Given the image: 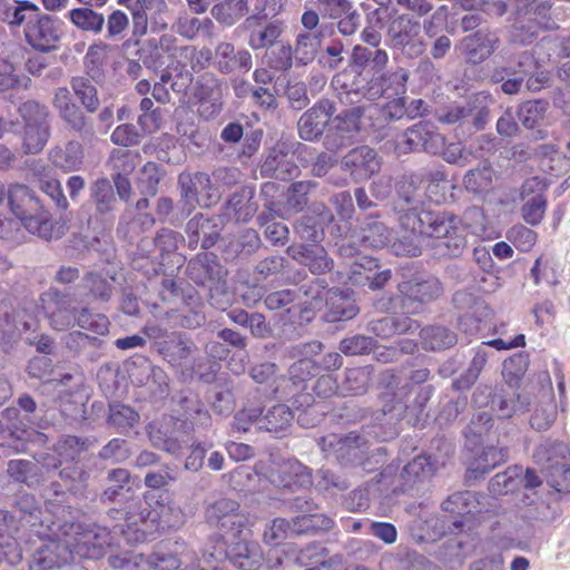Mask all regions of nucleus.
<instances>
[{
	"label": "nucleus",
	"mask_w": 570,
	"mask_h": 570,
	"mask_svg": "<svg viewBox=\"0 0 570 570\" xmlns=\"http://www.w3.org/2000/svg\"><path fill=\"white\" fill-rule=\"evenodd\" d=\"M322 344L318 342L309 343L305 346L304 357L295 362L289 367V376L292 380L304 381L312 375L314 363L309 358L312 354H317L321 351Z\"/></svg>",
	"instance_id": "5fc2aeb1"
},
{
	"label": "nucleus",
	"mask_w": 570,
	"mask_h": 570,
	"mask_svg": "<svg viewBox=\"0 0 570 570\" xmlns=\"http://www.w3.org/2000/svg\"><path fill=\"white\" fill-rule=\"evenodd\" d=\"M229 535L230 542L226 553L233 564L243 570H257L264 557L261 546L250 540V531L238 529Z\"/></svg>",
	"instance_id": "9d476101"
},
{
	"label": "nucleus",
	"mask_w": 570,
	"mask_h": 570,
	"mask_svg": "<svg viewBox=\"0 0 570 570\" xmlns=\"http://www.w3.org/2000/svg\"><path fill=\"white\" fill-rule=\"evenodd\" d=\"M136 155H132L128 150L115 149L110 154L108 166L116 174H121L126 176L131 173L136 166L135 164Z\"/></svg>",
	"instance_id": "774afa93"
},
{
	"label": "nucleus",
	"mask_w": 570,
	"mask_h": 570,
	"mask_svg": "<svg viewBox=\"0 0 570 570\" xmlns=\"http://www.w3.org/2000/svg\"><path fill=\"white\" fill-rule=\"evenodd\" d=\"M387 37L392 47L407 57L415 58L425 51L426 43L420 23L406 17H399L391 22Z\"/></svg>",
	"instance_id": "6e6552de"
},
{
	"label": "nucleus",
	"mask_w": 570,
	"mask_h": 570,
	"mask_svg": "<svg viewBox=\"0 0 570 570\" xmlns=\"http://www.w3.org/2000/svg\"><path fill=\"white\" fill-rule=\"evenodd\" d=\"M498 37L494 33L479 30L462 39L460 48L468 61L480 63L485 60L498 47Z\"/></svg>",
	"instance_id": "b1692460"
},
{
	"label": "nucleus",
	"mask_w": 570,
	"mask_h": 570,
	"mask_svg": "<svg viewBox=\"0 0 570 570\" xmlns=\"http://www.w3.org/2000/svg\"><path fill=\"white\" fill-rule=\"evenodd\" d=\"M546 104L542 101H527L519 109V119L527 128H533L544 116Z\"/></svg>",
	"instance_id": "0e129e2a"
},
{
	"label": "nucleus",
	"mask_w": 570,
	"mask_h": 570,
	"mask_svg": "<svg viewBox=\"0 0 570 570\" xmlns=\"http://www.w3.org/2000/svg\"><path fill=\"white\" fill-rule=\"evenodd\" d=\"M70 19L78 28L98 33L105 23L102 14L89 8H79L70 11Z\"/></svg>",
	"instance_id": "09e8293b"
},
{
	"label": "nucleus",
	"mask_w": 570,
	"mask_h": 570,
	"mask_svg": "<svg viewBox=\"0 0 570 570\" xmlns=\"http://www.w3.org/2000/svg\"><path fill=\"white\" fill-rule=\"evenodd\" d=\"M391 230L380 220L368 218L363 223L357 239L367 248H383L390 244Z\"/></svg>",
	"instance_id": "2f4dec72"
},
{
	"label": "nucleus",
	"mask_w": 570,
	"mask_h": 570,
	"mask_svg": "<svg viewBox=\"0 0 570 570\" xmlns=\"http://www.w3.org/2000/svg\"><path fill=\"white\" fill-rule=\"evenodd\" d=\"M400 223L404 229L413 234V238L394 242L392 250L396 255H420L417 237L444 239L443 244L452 256H458L466 244L460 227V219L451 213L432 212L423 207L419 212H407L401 215Z\"/></svg>",
	"instance_id": "f257e3e1"
},
{
	"label": "nucleus",
	"mask_w": 570,
	"mask_h": 570,
	"mask_svg": "<svg viewBox=\"0 0 570 570\" xmlns=\"http://www.w3.org/2000/svg\"><path fill=\"white\" fill-rule=\"evenodd\" d=\"M27 42L36 50L48 52L57 48L63 35V22L55 17L42 14L27 23Z\"/></svg>",
	"instance_id": "9b49d317"
},
{
	"label": "nucleus",
	"mask_w": 570,
	"mask_h": 570,
	"mask_svg": "<svg viewBox=\"0 0 570 570\" xmlns=\"http://www.w3.org/2000/svg\"><path fill=\"white\" fill-rule=\"evenodd\" d=\"M149 46L153 62L158 66H169L168 60L174 57L177 49L176 38L171 35H163L158 39L149 40Z\"/></svg>",
	"instance_id": "de8ad7c7"
},
{
	"label": "nucleus",
	"mask_w": 570,
	"mask_h": 570,
	"mask_svg": "<svg viewBox=\"0 0 570 570\" xmlns=\"http://www.w3.org/2000/svg\"><path fill=\"white\" fill-rule=\"evenodd\" d=\"M287 253L298 263L307 266L313 274H323L331 269L332 261L320 246H289Z\"/></svg>",
	"instance_id": "a878e982"
},
{
	"label": "nucleus",
	"mask_w": 570,
	"mask_h": 570,
	"mask_svg": "<svg viewBox=\"0 0 570 570\" xmlns=\"http://www.w3.org/2000/svg\"><path fill=\"white\" fill-rule=\"evenodd\" d=\"M50 136L48 124L24 126L23 149L27 154L41 151Z\"/></svg>",
	"instance_id": "49530a36"
},
{
	"label": "nucleus",
	"mask_w": 570,
	"mask_h": 570,
	"mask_svg": "<svg viewBox=\"0 0 570 570\" xmlns=\"http://www.w3.org/2000/svg\"><path fill=\"white\" fill-rule=\"evenodd\" d=\"M295 505L301 509L304 514L293 519L292 522L283 518L272 520L263 532L265 543L274 546L267 553V567L273 569L282 564V553L277 549L279 543L287 539L291 534H298L309 530H328L333 525V521L322 514H309L314 510L312 504L304 498H297Z\"/></svg>",
	"instance_id": "f03ea898"
},
{
	"label": "nucleus",
	"mask_w": 570,
	"mask_h": 570,
	"mask_svg": "<svg viewBox=\"0 0 570 570\" xmlns=\"http://www.w3.org/2000/svg\"><path fill=\"white\" fill-rule=\"evenodd\" d=\"M426 186L423 188L424 199L428 198L434 203L445 200V194L450 187V183L440 170L430 171L426 176Z\"/></svg>",
	"instance_id": "603ef678"
},
{
	"label": "nucleus",
	"mask_w": 570,
	"mask_h": 570,
	"mask_svg": "<svg viewBox=\"0 0 570 570\" xmlns=\"http://www.w3.org/2000/svg\"><path fill=\"white\" fill-rule=\"evenodd\" d=\"M321 45V35L301 31L295 39L293 48L294 58L301 65H307L314 60Z\"/></svg>",
	"instance_id": "4c0bfd02"
},
{
	"label": "nucleus",
	"mask_w": 570,
	"mask_h": 570,
	"mask_svg": "<svg viewBox=\"0 0 570 570\" xmlns=\"http://www.w3.org/2000/svg\"><path fill=\"white\" fill-rule=\"evenodd\" d=\"M361 117V107L346 109L334 117L324 141L326 149L335 153L351 145L360 131Z\"/></svg>",
	"instance_id": "f8f14e48"
},
{
	"label": "nucleus",
	"mask_w": 570,
	"mask_h": 570,
	"mask_svg": "<svg viewBox=\"0 0 570 570\" xmlns=\"http://www.w3.org/2000/svg\"><path fill=\"white\" fill-rule=\"evenodd\" d=\"M407 79L409 75L403 69L392 72L389 76L384 73H373L366 85L362 88H356L354 91L371 101L383 97L390 89L393 91V95L399 96L405 92Z\"/></svg>",
	"instance_id": "2eb2a0df"
},
{
	"label": "nucleus",
	"mask_w": 570,
	"mask_h": 570,
	"mask_svg": "<svg viewBox=\"0 0 570 570\" xmlns=\"http://www.w3.org/2000/svg\"><path fill=\"white\" fill-rule=\"evenodd\" d=\"M433 472L434 465L430 458L419 455L404 466L401 476L405 485L412 487L416 482L429 479Z\"/></svg>",
	"instance_id": "a19ab883"
},
{
	"label": "nucleus",
	"mask_w": 570,
	"mask_h": 570,
	"mask_svg": "<svg viewBox=\"0 0 570 570\" xmlns=\"http://www.w3.org/2000/svg\"><path fill=\"white\" fill-rule=\"evenodd\" d=\"M39 8L30 1H19L16 6H9L7 2L0 13V21L7 22L11 27H19L27 20V13H37Z\"/></svg>",
	"instance_id": "8fccbe9b"
},
{
	"label": "nucleus",
	"mask_w": 570,
	"mask_h": 570,
	"mask_svg": "<svg viewBox=\"0 0 570 570\" xmlns=\"http://www.w3.org/2000/svg\"><path fill=\"white\" fill-rule=\"evenodd\" d=\"M557 417V404L553 395L549 394L547 399L540 402L534 409L530 419L531 426L537 431L548 430Z\"/></svg>",
	"instance_id": "a18cd8bd"
},
{
	"label": "nucleus",
	"mask_w": 570,
	"mask_h": 570,
	"mask_svg": "<svg viewBox=\"0 0 570 570\" xmlns=\"http://www.w3.org/2000/svg\"><path fill=\"white\" fill-rule=\"evenodd\" d=\"M533 458L544 468L547 482L553 489L570 490V449L566 443L547 440L535 449Z\"/></svg>",
	"instance_id": "20e7f679"
},
{
	"label": "nucleus",
	"mask_w": 570,
	"mask_h": 570,
	"mask_svg": "<svg viewBox=\"0 0 570 570\" xmlns=\"http://www.w3.org/2000/svg\"><path fill=\"white\" fill-rule=\"evenodd\" d=\"M323 301H325L327 308L325 318L328 322L351 320L358 313V308L348 291L325 289L322 286L321 291H316V296L312 297L309 304L313 308H321Z\"/></svg>",
	"instance_id": "ddd939ff"
},
{
	"label": "nucleus",
	"mask_w": 570,
	"mask_h": 570,
	"mask_svg": "<svg viewBox=\"0 0 570 570\" xmlns=\"http://www.w3.org/2000/svg\"><path fill=\"white\" fill-rule=\"evenodd\" d=\"M272 483L282 488L307 487L311 484V475L307 468L295 459L277 464L268 475Z\"/></svg>",
	"instance_id": "5701e85b"
},
{
	"label": "nucleus",
	"mask_w": 570,
	"mask_h": 570,
	"mask_svg": "<svg viewBox=\"0 0 570 570\" xmlns=\"http://www.w3.org/2000/svg\"><path fill=\"white\" fill-rule=\"evenodd\" d=\"M194 344L180 334H171L158 342V352L171 365L183 364L194 351Z\"/></svg>",
	"instance_id": "c756f323"
},
{
	"label": "nucleus",
	"mask_w": 570,
	"mask_h": 570,
	"mask_svg": "<svg viewBox=\"0 0 570 570\" xmlns=\"http://www.w3.org/2000/svg\"><path fill=\"white\" fill-rule=\"evenodd\" d=\"M139 520L141 523L146 524V528L142 530L144 532L151 531L153 527H156V529L176 528L183 524L184 513L180 508L174 503H163L158 501L156 507L150 510L146 508L141 509Z\"/></svg>",
	"instance_id": "6ab92c4d"
},
{
	"label": "nucleus",
	"mask_w": 570,
	"mask_h": 570,
	"mask_svg": "<svg viewBox=\"0 0 570 570\" xmlns=\"http://www.w3.org/2000/svg\"><path fill=\"white\" fill-rule=\"evenodd\" d=\"M215 61L222 72L228 73L237 69L248 71L252 68V56L247 50L235 51L229 42H220L216 47Z\"/></svg>",
	"instance_id": "bb28decb"
},
{
	"label": "nucleus",
	"mask_w": 570,
	"mask_h": 570,
	"mask_svg": "<svg viewBox=\"0 0 570 570\" xmlns=\"http://www.w3.org/2000/svg\"><path fill=\"white\" fill-rule=\"evenodd\" d=\"M262 174L287 180L298 174V167L295 165L293 156L284 153L281 148H273L262 165Z\"/></svg>",
	"instance_id": "cd10ccee"
},
{
	"label": "nucleus",
	"mask_w": 570,
	"mask_h": 570,
	"mask_svg": "<svg viewBox=\"0 0 570 570\" xmlns=\"http://www.w3.org/2000/svg\"><path fill=\"white\" fill-rule=\"evenodd\" d=\"M52 106L61 120L72 130L82 132L87 129L88 119L82 109L72 100L67 87H58L53 91Z\"/></svg>",
	"instance_id": "a211bd4d"
},
{
	"label": "nucleus",
	"mask_w": 570,
	"mask_h": 570,
	"mask_svg": "<svg viewBox=\"0 0 570 570\" xmlns=\"http://www.w3.org/2000/svg\"><path fill=\"white\" fill-rule=\"evenodd\" d=\"M52 525L57 527V530L51 529L57 539L49 541L36 551L30 563L31 570H49L72 560L71 550L61 541L62 535L59 527L55 522Z\"/></svg>",
	"instance_id": "dca6fc26"
},
{
	"label": "nucleus",
	"mask_w": 570,
	"mask_h": 570,
	"mask_svg": "<svg viewBox=\"0 0 570 570\" xmlns=\"http://www.w3.org/2000/svg\"><path fill=\"white\" fill-rule=\"evenodd\" d=\"M547 209V199L542 194H537L525 199L521 212L525 223L534 226L541 223Z\"/></svg>",
	"instance_id": "4d7b16f0"
},
{
	"label": "nucleus",
	"mask_w": 570,
	"mask_h": 570,
	"mask_svg": "<svg viewBox=\"0 0 570 570\" xmlns=\"http://www.w3.org/2000/svg\"><path fill=\"white\" fill-rule=\"evenodd\" d=\"M29 81V78L19 76L16 67L11 62L0 60V91L20 86L26 88Z\"/></svg>",
	"instance_id": "e2e57ef3"
},
{
	"label": "nucleus",
	"mask_w": 570,
	"mask_h": 570,
	"mask_svg": "<svg viewBox=\"0 0 570 570\" xmlns=\"http://www.w3.org/2000/svg\"><path fill=\"white\" fill-rule=\"evenodd\" d=\"M468 229L472 235L478 237H484L487 235V218L483 210L480 207L473 206L464 212L462 222L460 220V227Z\"/></svg>",
	"instance_id": "052dcab7"
},
{
	"label": "nucleus",
	"mask_w": 570,
	"mask_h": 570,
	"mask_svg": "<svg viewBox=\"0 0 570 570\" xmlns=\"http://www.w3.org/2000/svg\"><path fill=\"white\" fill-rule=\"evenodd\" d=\"M377 267V263L374 258L362 256L350 266L347 278L354 285H366L368 278L372 277L374 269Z\"/></svg>",
	"instance_id": "864d4df0"
},
{
	"label": "nucleus",
	"mask_w": 570,
	"mask_h": 570,
	"mask_svg": "<svg viewBox=\"0 0 570 570\" xmlns=\"http://www.w3.org/2000/svg\"><path fill=\"white\" fill-rule=\"evenodd\" d=\"M7 197L10 210L31 234L45 239L52 238V224L42 213V206L30 188L20 184L11 185Z\"/></svg>",
	"instance_id": "7ed1b4c3"
},
{
	"label": "nucleus",
	"mask_w": 570,
	"mask_h": 570,
	"mask_svg": "<svg viewBox=\"0 0 570 570\" xmlns=\"http://www.w3.org/2000/svg\"><path fill=\"white\" fill-rule=\"evenodd\" d=\"M169 422H153L148 425V435L151 444L165 452L173 455H179L186 443L185 440H180L178 436L169 435Z\"/></svg>",
	"instance_id": "7c9ffc66"
},
{
	"label": "nucleus",
	"mask_w": 570,
	"mask_h": 570,
	"mask_svg": "<svg viewBox=\"0 0 570 570\" xmlns=\"http://www.w3.org/2000/svg\"><path fill=\"white\" fill-rule=\"evenodd\" d=\"M52 164L65 173L80 170L83 164V147L77 140H70L63 147H56L50 153Z\"/></svg>",
	"instance_id": "c85d7f7f"
},
{
	"label": "nucleus",
	"mask_w": 570,
	"mask_h": 570,
	"mask_svg": "<svg viewBox=\"0 0 570 570\" xmlns=\"http://www.w3.org/2000/svg\"><path fill=\"white\" fill-rule=\"evenodd\" d=\"M198 114L205 119H212L219 115L223 107V86L212 76L200 79L197 91Z\"/></svg>",
	"instance_id": "aec40b11"
},
{
	"label": "nucleus",
	"mask_w": 570,
	"mask_h": 570,
	"mask_svg": "<svg viewBox=\"0 0 570 570\" xmlns=\"http://www.w3.org/2000/svg\"><path fill=\"white\" fill-rule=\"evenodd\" d=\"M1 420L3 421L4 433L8 432L16 441L29 440V419L27 415H21L18 409L9 407L4 410L1 413Z\"/></svg>",
	"instance_id": "ea45409f"
},
{
	"label": "nucleus",
	"mask_w": 570,
	"mask_h": 570,
	"mask_svg": "<svg viewBox=\"0 0 570 570\" xmlns=\"http://www.w3.org/2000/svg\"><path fill=\"white\" fill-rule=\"evenodd\" d=\"M184 175L185 174H181L179 176L178 183L183 200L185 202V205L188 207V210L195 208L196 205L208 207L218 198V195L212 194H208L206 198L199 196L198 189L195 188L193 184H185L186 181L184 179Z\"/></svg>",
	"instance_id": "13d9d810"
},
{
	"label": "nucleus",
	"mask_w": 570,
	"mask_h": 570,
	"mask_svg": "<svg viewBox=\"0 0 570 570\" xmlns=\"http://www.w3.org/2000/svg\"><path fill=\"white\" fill-rule=\"evenodd\" d=\"M252 198L253 191L245 188L235 193L229 198L227 202V209L234 213L236 220L247 222L254 216L257 206L252 202Z\"/></svg>",
	"instance_id": "37998d69"
},
{
	"label": "nucleus",
	"mask_w": 570,
	"mask_h": 570,
	"mask_svg": "<svg viewBox=\"0 0 570 570\" xmlns=\"http://www.w3.org/2000/svg\"><path fill=\"white\" fill-rule=\"evenodd\" d=\"M61 532V541L80 558L98 559L104 554V549L109 544V532L105 528L88 527L81 523H65L58 525Z\"/></svg>",
	"instance_id": "423d86ee"
},
{
	"label": "nucleus",
	"mask_w": 570,
	"mask_h": 570,
	"mask_svg": "<svg viewBox=\"0 0 570 570\" xmlns=\"http://www.w3.org/2000/svg\"><path fill=\"white\" fill-rule=\"evenodd\" d=\"M109 46L102 42L91 45L85 56V68L92 80H98L104 73V65L108 57Z\"/></svg>",
	"instance_id": "c03bdc74"
},
{
	"label": "nucleus",
	"mask_w": 570,
	"mask_h": 570,
	"mask_svg": "<svg viewBox=\"0 0 570 570\" xmlns=\"http://www.w3.org/2000/svg\"><path fill=\"white\" fill-rule=\"evenodd\" d=\"M494 179V170L488 163L469 170L463 177V185L468 191L481 194L491 189Z\"/></svg>",
	"instance_id": "58836bf2"
},
{
	"label": "nucleus",
	"mask_w": 570,
	"mask_h": 570,
	"mask_svg": "<svg viewBox=\"0 0 570 570\" xmlns=\"http://www.w3.org/2000/svg\"><path fill=\"white\" fill-rule=\"evenodd\" d=\"M248 11V0H222L213 7L212 14L217 21L232 26Z\"/></svg>",
	"instance_id": "e433bc0d"
},
{
	"label": "nucleus",
	"mask_w": 570,
	"mask_h": 570,
	"mask_svg": "<svg viewBox=\"0 0 570 570\" xmlns=\"http://www.w3.org/2000/svg\"><path fill=\"white\" fill-rule=\"evenodd\" d=\"M237 509V502L229 499H220L213 504L210 513L218 519L222 528L230 527L232 533L245 527L246 519L244 515L235 513Z\"/></svg>",
	"instance_id": "f704fd0d"
},
{
	"label": "nucleus",
	"mask_w": 570,
	"mask_h": 570,
	"mask_svg": "<svg viewBox=\"0 0 570 570\" xmlns=\"http://www.w3.org/2000/svg\"><path fill=\"white\" fill-rule=\"evenodd\" d=\"M76 325L96 334L104 335L108 332L109 321L105 315L91 314L87 308H82L80 314L76 315Z\"/></svg>",
	"instance_id": "680f3d73"
},
{
	"label": "nucleus",
	"mask_w": 570,
	"mask_h": 570,
	"mask_svg": "<svg viewBox=\"0 0 570 570\" xmlns=\"http://www.w3.org/2000/svg\"><path fill=\"white\" fill-rule=\"evenodd\" d=\"M364 444V439L354 432L346 436L331 434L323 438L320 443L323 452L327 453V455H334L342 462L354 461Z\"/></svg>",
	"instance_id": "412c9836"
},
{
	"label": "nucleus",
	"mask_w": 570,
	"mask_h": 570,
	"mask_svg": "<svg viewBox=\"0 0 570 570\" xmlns=\"http://www.w3.org/2000/svg\"><path fill=\"white\" fill-rule=\"evenodd\" d=\"M282 32L283 28L279 22H269L264 29L253 31L248 43L255 50L262 49L274 45Z\"/></svg>",
	"instance_id": "bf43d9fd"
},
{
	"label": "nucleus",
	"mask_w": 570,
	"mask_h": 570,
	"mask_svg": "<svg viewBox=\"0 0 570 570\" xmlns=\"http://www.w3.org/2000/svg\"><path fill=\"white\" fill-rule=\"evenodd\" d=\"M423 180L416 176L404 177L397 185L400 213L419 212L424 206V193L421 184Z\"/></svg>",
	"instance_id": "393cba45"
},
{
	"label": "nucleus",
	"mask_w": 570,
	"mask_h": 570,
	"mask_svg": "<svg viewBox=\"0 0 570 570\" xmlns=\"http://www.w3.org/2000/svg\"><path fill=\"white\" fill-rule=\"evenodd\" d=\"M421 338L425 348L432 351L448 348L456 343V335L443 326L423 328Z\"/></svg>",
	"instance_id": "79ce46f5"
},
{
	"label": "nucleus",
	"mask_w": 570,
	"mask_h": 570,
	"mask_svg": "<svg viewBox=\"0 0 570 570\" xmlns=\"http://www.w3.org/2000/svg\"><path fill=\"white\" fill-rule=\"evenodd\" d=\"M333 112L334 106L328 100L320 101L305 111L297 124L299 137L307 141L318 139L330 124Z\"/></svg>",
	"instance_id": "f3484780"
},
{
	"label": "nucleus",
	"mask_w": 570,
	"mask_h": 570,
	"mask_svg": "<svg viewBox=\"0 0 570 570\" xmlns=\"http://www.w3.org/2000/svg\"><path fill=\"white\" fill-rule=\"evenodd\" d=\"M443 146L444 136L435 131L431 124L419 122L397 137L395 151L399 155H404L411 151L424 150L438 155Z\"/></svg>",
	"instance_id": "0eeeda50"
},
{
	"label": "nucleus",
	"mask_w": 570,
	"mask_h": 570,
	"mask_svg": "<svg viewBox=\"0 0 570 570\" xmlns=\"http://www.w3.org/2000/svg\"><path fill=\"white\" fill-rule=\"evenodd\" d=\"M91 195L99 213L104 214L114 209L116 198L108 179H98L91 187Z\"/></svg>",
	"instance_id": "3c124183"
},
{
	"label": "nucleus",
	"mask_w": 570,
	"mask_h": 570,
	"mask_svg": "<svg viewBox=\"0 0 570 570\" xmlns=\"http://www.w3.org/2000/svg\"><path fill=\"white\" fill-rule=\"evenodd\" d=\"M399 291L403 295V308L406 313L413 314L419 311L421 304L439 297L442 293V286L436 278L429 277L423 281L403 282L399 285Z\"/></svg>",
	"instance_id": "4468645a"
},
{
	"label": "nucleus",
	"mask_w": 570,
	"mask_h": 570,
	"mask_svg": "<svg viewBox=\"0 0 570 570\" xmlns=\"http://www.w3.org/2000/svg\"><path fill=\"white\" fill-rule=\"evenodd\" d=\"M188 269L190 276L197 283L219 278L222 273V266L218 264L216 256L212 253L198 255L196 259L189 262Z\"/></svg>",
	"instance_id": "c9c22d12"
},
{
	"label": "nucleus",
	"mask_w": 570,
	"mask_h": 570,
	"mask_svg": "<svg viewBox=\"0 0 570 570\" xmlns=\"http://www.w3.org/2000/svg\"><path fill=\"white\" fill-rule=\"evenodd\" d=\"M71 89L81 104V106L90 114L96 112L100 107L98 90L92 83L91 78L85 76H76L70 80Z\"/></svg>",
	"instance_id": "72a5a7b5"
},
{
	"label": "nucleus",
	"mask_w": 570,
	"mask_h": 570,
	"mask_svg": "<svg viewBox=\"0 0 570 570\" xmlns=\"http://www.w3.org/2000/svg\"><path fill=\"white\" fill-rule=\"evenodd\" d=\"M40 303L52 328L65 331L76 325V308L71 296L49 288L40 296Z\"/></svg>",
	"instance_id": "1a4fd4ad"
},
{
	"label": "nucleus",
	"mask_w": 570,
	"mask_h": 570,
	"mask_svg": "<svg viewBox=\"0 0 570 570\" xmlns=\"http://www.w3.org/2000/svg\"><path fill=\"white\" fill-rule=\"evenodd\" d=\"M343 165L355 179H367L381 168L376 153L362 146L351 150L343 159Z\"/></svg>",
	"instance_id": "4be33fe9"
},
{
	"label": "nucleus",
	"mask_w": 570,
	"mask_h": 570,
	"mask_svg": "<svg viewBox=\"0 0 570 570\" xmlns=\"http://www.w3.org/2000/svg\"><path fill=\"white\" fill-rule=\"evenodd\" d=\"M294 419L292 410L285 404L272 406L258 420V429L269 433L279 434L286 431Z\"/></svg>",
	"instance_id": "473e14b6"
},
{
	"label": "nucleus",
	"mask_w": 570,
	"mask_h": 570,
	"mask_svg": "<svg viewBox=\"0 0 570 570\" xmlns=\"http://www.w3.org/2000/svg\"><path fill=\"white\" fill-rule=\"evenodd\" d=\"M507 460V451L495 446L483 450L482 454L473 462L471 470L482 474L488 473Z\"/></svg>",
	"instance_id": "6e6d98bb"
},
{
	"label": "nucleus",
	"mask_w": 570,
	"mask_h": 570,
	"mask_svg": "<svg viewBox=\"0 0 570 570\" xmlns=\"http://www.w3.org/2000/svg\"><path fill=\"white\" fill-rule=\"evenodd\" d=\"M61 532V541L80 558L98 559L104 554V549L109 544V532L105 528L88 527L81 523H65L58 525Z\"/></svg>",
	"instance_id": "39448f33"
},
{
	"label": "nucleus",
	"mask_w": 570,
	"mask_h": 570,
	"mask_svg": "<svg viewBox=\"0 0 570 570\" xmlns=\"http://www.w3.org/2000/svg\"><path fill=\"white\" fill-rule=\"evenodd\" d=\"M138 420V413L128 405L114 404L110 406L109 422L118 428H131Z\"/></svg>",
	"instance_id": "338daca9"
},
{
	"label": "nucleus",
	"mask_w": 570,
	"mask_h": 570,
	"mask_svg": "<svg viewBox=\"0 0 570 570\" xmlns=\"http://www.w3.org/2000/svg\"><path fill=\"white\" fill-rule=\"evenodd\" d=\"M161 179V173L155 163H147L139 175L138 187L144 194L155 195Z\"/></svg>",
	"instance_id": "69168bd1"
}]
</instances>
